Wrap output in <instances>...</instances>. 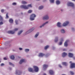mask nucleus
Wrapping results in <instances>:
<instances>
[{"mask_svg": "<svg viewBox=\"0 0 75 75\" xmlns=\"http://www.w3.org/2000/svg\"><path fill=\"white\" fill-rule=\"evenodd\" d=\"M21 8H23L24 9H28L29 7H32L31 4H29L27 5V6L25 5H22L21 6Z\"/></svg>", "mask_w": 75, "mask_h": 75, "instance_id": "nucleus-1", "label": "nucleus"}, {"mask_svg": "<svg viewBox=\"0 0 75 75\" xmlns=\"http://www.w3.org/2000/svg\"><path fill=\"white\" fill-rule=\"evenodd\" d=\"M18 30V28H16L13 30V31L9 30L8 31V34H14L15 33V32L17 31Z\"/></svg>", "mask_w": 75, "mask_h": 75, "instance_id": "nucleus-2", "label": "nucleus"}, {"mask_svg": "<svg viewBox=\"0 0 75 75\" xmlns=\"http://www.w3.org/2000/svg\"><path fill=\"white\" fill-rule=\"evenodd\" d=\"M36 17V15L35 14H33L30 16V21H33L35 20V18Z\"/></svg>", "mask_w": 75, "mask_h": 75, "instance_id": "nucleus-3", "label": "nucleus"}, {"mask_svg": "<svg viewBox=\"0 0 75 75\" xmlns=\"http://www.w3.org/2000/svg\"><path fill=\"white\" fill-rule=\"evenodd\" d=\"M42 19L43 20H48L49 19V16L48 14H46L44 16L42 17Z\"/></svg>", "mask_w": 75, "mask_h": 75, "instance_id": "nucleus-4", "label": "nucleus"}, {"mask_svg": "<svg viewBox=\"0 0 75 75\" xmlns=\"http://www.w3.org/2000/svg\"><path fill=\"white\" fill-rule=\"evenodd\" d=\"M69 21H65L62 24V26L63 27H66L69 24Z\"/></svg>", "mask_w": 75, "mask_h": 75, "instance_id": "nucleus-5", "label": "nucleus"}, {"mask_svg": "<svg viewBox=\"0 0 75 75\" xmlns=\"http://www.w3.org/2000/svg\"><path fill=\"white\" fill-rule=\"evenodd\" d=\"M67 6L74 7V4L72 2H68L67 3Z\"/></svg>", "mask_w": 75, "mask_h": 75, "instance_id": "nucleus-6", "label": "nucleus"}, {"mask_svg": "<svg viewBox=\"0 0 75 75\" xmlns=\"http://www.w3.org/2000/svg\"><path fill=\"white\" fill-rule=\"evenodd\" d=\"M49 22L47 21L45 22V23H43L40 26L39 28H42V27H44L45 25L46 24H48Z\"/></svg>", "mask_w": 75, "mask_h": 75, "instance_id": "nucleus-7", "label": "nucleus"}, {"mask_svg": "<svg viewBox=\"0 0 75 75\" xmlns=\"http://www.w3.org/2000/svg\"><path fill=\"white\" fill-rule=\"evenodd\" d=\"M22 73V72L21 71H20L18 70H16L15 72V74L17 75H20Z\"/></svg>", "mask_w": 75, "mask_h": 75, "instance_id": "nucleus-8", "label": "nucleus"}, {"mask_svg": "<svg viewBox=\"0 0 75 75\" xmlns=\"http://www.w3.org/2000/svg\"><path fill=\"white\" fill-rule=\"evenodd\" d=\"M33 68L34 69L35 72H38L39 69L38 67L36 66H33Z\"/></svg>", "mask_w": 75, "mask_h": 75, "instance_id": "nucleus-9", "label": "nucleus"}, {"mask_svg": "<svg viewBox=\"0 0 75 75\" xmlns=\"http://www.w3.org/2000/svg\"><path fill=\"white\" fill-rule=\"evenodd\" d=\"M23 62H25V60L24 59H22L20 60L19 64H22Z\"/></svg>", "mask_w": 75, "mask_h": 75, "instance_id": "nucleus-10", "label": "nucleus"}, {"mask_svg": "<svg viewBox=\"0 0 75 75\" xmlns=\"http://www.w3.org/2000/svg\"><path fill=\"white\" fill-rule=\"evenodd\" d=\"M44 55H45L43 53H40L39 54L38 57H44Z\"/></svg>", "mask_w": 75, "mask_h": 75, "instance_id": "nucleus-11", "label": "nucleus"}, {"mask_svg": "<svg viewBox=\"0 0 75 75\" xmlns=\"http://www.w3.org/2000/svg\"><path fill=\"white\" fill-rule=\"evenodd\" d=\"M57 27H62V25H61V22H58L57 23Z\"/></svg>", "mask_w": 75, "mask_h": 75, "instance_id": "nucleus-12", "label": "nucleus"}, {"mask_svg": "<svg viewBox=\"0 0 75 75\" xmlns=\"http://www.w3.org/2000/svg\"><path fill=\"white\" fill-rule=\"evenodd\" d=\"M69 42V40H67L64 43V46L66 47L68 46V42Z\"/></svg>", "mask_w": 75, "mask_h": 75, "instance_id": "nucleus-13", "label": "nucleus"}, {"mask_svg": "<svg viewBox=\"0 0 75 75\" xmlns=\"http://www.w3.org/2000/svg\"><path fill=\"white\" fill-rule=\"evenodd\" d=\"M44 6L43 5H41L38 8V9L39 10H42L43 8H44Z\"/></svg>", "mask_w": 75, "mask_h": 75, "instance_id": "nucleus-14", "label": "nucleus"}, {"mask_svg": "<svg viewBox=\"0 0 75 75\" xmlns=\"http://www.w3.org/2000/svg\"><path fill=\"white\" fill-rule=\"evenodd\" d=\"M48 67V65L46 64H44L43 65V70H46V69H47V68Z\"/></svg>", "mask_w": 75, "mask_h": 75, "instance_id": "nucleus-15", "label": "nucleus"}, {"mask_svg": "<svg viewBox=\"0 0 75 75\" xmlns=\"http://www.w3.org/2000/svg\"><path fill=\"white\" fill-rule=\"evenodd\" d=\"M49 72L50 75H53L54 74V72L52 70H50L49 71Z\"/></svg>", "mask_w": 75, "mask_h": 75, "instance_id": "nucleus-16", "label": "nucleus"}, {"mask_svg": "<svg viewBox=\"0 0 75 75\" xmlns=\"http://www.w3.org/2000/svg\"><path fill=\"white\" fill-rule=\"evenodd\" d=\"M38 35H39V33H37L35 35L34 38H37V37H38Z\"/></svg>", "mask_w": 75, "mask_h": 75, "instance_id": "nucleus-17", "label": "nucleus"}, {"mask_svg": "<svg viewBox=\"0 0 75 75\" xmlns=\"http://www.w3.org/2000/svg\"><path fill=\"white\" fill-rule=\"evenodd\" d=\"M74 56V54L73 53H69V57L70 58H71L72 57Z\"/></svg>", "mask_w": 75, "mask_h": 75, "instance_id": "nucleus-18", "label": "nucleus"}, {"mask_svg": "<svg viewBox=\"0 0 75 75\" xmlns=\"http://www.w3.org/2000/svg\"><path fill=\"white\" fill-rule=\"evenodd\" d=\"M75 63H72L71 64V66L70 67V68H75Z\"/></svg>", "mask_w": 75, "mask_h": 75, "instance_id": "nucleus-19", "label": "nucleus"}, {"mask_svg": "<svg viewBox=\"0 0 75 75\" xmlns=\"http://www.w3.org/2000/svg\"><path fill=\"white\" fill-rule=\"evenodd\" d=\"M59 38V37L58 36H56L55 37V39H54V42H58V41Z\"/></svg>", "mask_w": 75, "mask_h": 75, "instance_id": "nucleus-20", "label": "nucleus"}, {"mask_svg": "<svg viewBox=\"0 0 75 75\" xmlns=\"http://www.w3.org/2000/svg\"><path fill=\"white\" fill-rule=\"evenodd\" d=\"M67 55V53L65 52H64L62 54V57H65Z\"/></svg>", "mask_w": 75, "mask_h": 75, "instance_id": "nucleus-21", "label": "nucleus"}, {"mask_svg": "<svg viewBox=\"0 0 75 75\" xmlns=\"http://www.w3.org/2000/svg\"><path fill=\"white\" fill-rule=\"evenodd\" d=\"M32 32V31H31V30L30 29H29V30H28L26 32V34H29V33H30Z\"/></svg>", "mask_w": 75, "mask_h": 75, "instance_id": "nucleus-22", "label": "nucleus"}, {"mask_svg": "<svg viewBox=\"0 0 75 75\" xmlns=\"http://www.w3.org/2000/svg\"><path fill=\"white\" fill-rule=\"evenodd\" d=\"M24 51L25 52L27 53L30 51V49H25L24 50Z\"/></svg>", "mask_w": 75, "mask_h": 75, "instance_id": "nucleus-23", "label": "nucleus"}, {"mask_svg": "<svg viewBox=\"0 0 75 75\" xmlns=\"http://www.w3.org/2000/svg\"><path fill=\"white\" fill-rule=\"evenodd\" d=\"M10 58L11 59H12V60H14V59L15 57L13 55H12L10 56Z\"/></svg>", "mask_w": 75, "mask_h": 75, "instance_id": "nucleus-24", "label": "nucleus"}, {"mask_svg": "<svg viewBox=\"0 0 75 75\" xmlns=\"http://www.w3.org/2000/svg\"><path fill=\"white\" fill-rule=\"evenodd\" d=\"M21 3L22 4H27V2L24 1H21Z\"/></svg>", "mask_w": 75, "mask_h": 75, "instance_id": "nucleus-25", "label": "nucleus"}, {"mask_svg": "<svg viewBox=\"0 0 75 75\" xmlns=\"http://www.w3.org/2000/svg\"><path fill=\"white\" fill-rule=\"evenodd\" d=\"M23 31V30H21L19 31L18 33V35H20L21 33H22V32Z\"/></svg>", "mask_w": 75, "mask_h": 75, "instance_id": "nucleus-26", "label": "nucleus"}, {"mask_svg": "<svg viewBox=\"0 0 75 75\" xmlns=\"http://www.w3.org/2000/svg\"><path fill=\"white\" fill-rule=\"evenodd\" d=\"M9 21L10 23H13V20L11 18H10L9 20Z\"/></svg>", "mask_w": 75, "mask_h": 75, "instance_id": "nucleus-27", "label": "nucleus"}, {"mask_svg": "<svg viewBox=\"0 0 75 75\" xmlns=\"http://www.w3.org/2000/svg\"><path fill=\"white\" fill-rule=\"evenodd\" d=\"M62 64L63 65H65V66H67L68 65V64L66 62H63Z\"/></svg>", "mask_w": 75, "mask_h": 75, "instance_id": "nucleus-28", "label": "nucleus"}, {"mask_svg": "<svg viewBox=\"0 0 75 75\" xmlns=\"http://www.w3.org/2000/svg\"><path fill=\"white\" fill-rule=\"evenodd\" d=\"M49 47H50L49 45H46L44 47L45 49V50H47L48 48H49Z\"/></svg>", "mask_w": 75, "mask_h": 75, "instance_id": "nucleus-29", "label": "nucleus"}, {"mask_svg": "<svg viewBox=\"0 0 75 75\" xmlns=\"http://www.w3.org/2000/svg\"><path fill=\"white\" fill-rule=\"evenodd\" d=\"M28 71L29 72H33V69L31 68H28Z\"/></svg>", "mask_w": 75, "mask_h": 75, "instance_id": "nucleus-30", "label": "nucleus"}, {"mask_svg": "<svg viewBox=\"0 0 75 75\" xmlns=\"http://www.w3.org/2000/svg\"><path fill=\"white\" fill-rule=\"evenodd\" d=\"M61 32L62 33H65V31L64 29H62L61 30Z\"/></svg>", "mask_w": 75, "mask_h": 75, "instance_id": "nucleus-31", "label": "nucleus"}, {"mask_svg": "<svg viewBox=\"0 0 75 75\" xmlns=\"http://www.w3.org/2000/svg\"><path fill=\"white\" fill-rule=\"evenodd\" d=\"M56 4L57 5H58L60 4V2L59 1L57 0L56 2Z\"/></svg>", "mask_w": 75, "mask_h": 75, "instance_id": "nucleus-32", "label": "nucleus"}, {"mask_svg": "<svg viewBox=\"0 0 75 75\" xmlns=\"http://www.w3.org/2000/svg\"><path fill=\"white\" fill-rule=\"evenodd\" d=\"M9 64L10 65H11L12 66V67H14V65L13 64L10 62H9Z\"/></svg>", "mask_w": 75, "mask_h": 75, "instance_id": "nucleus-33", "label": "nucleus"}, {"mask_svg": "<svg viewBox=\"0 0 75 75\" xmlns=\"http://www.w3.org/2000/svg\"><path fill=\"white\" fill-rule=\"evenodd\" d=\"M50 3H54V0H49Z\"/></svg>", "mask_w": 75, "mask_h": 75, "instance_id": "nucleus-34", "label": "nucleus"}, {"mask_svg": "<svg viewBox=\"0 0 75 75\" xmlns=\"http://www.w3.org/2000/svg\"><path fill=\"white\" fill-rule=\"evenodd\" d=\"M33 11L31 10H30L28 11V13H32V12Z\"/></svg>", "mask_w": 75, "mask_h": 75, "instance_id": "nucleus-35", "label": "nucleus"}, {"mask_svg": "<svg viewBox=\"0 0 75 75\" xmlns=\"http://www.w3.org/2000/svg\"><path fill=\"white\" fill-rule=\"evenodd\" d=\"M30 30H31V31H32H32H33L34 30H35V28H32L30 29Z\"/></svg>", "mask_w": 75, "mask_h": 75, "instance_id": "nucleus-36", "label": "nucleus"}, {"mask_svg": "<svg viewBox=\"0 0 75 75\" xmlns=\"http://www.w3.org/2000/svg\"><path fill=\"white\" fill-rule=\"evenodd\" d=\"M70 72L71 75H74V72H73L72 71H70Z\"/></svg>", "mask_w": 75, "mask_h": 75, "instance_id": "nucleus-37", "label": "nucleus"}, {"mask_svg": "<svg viewBox=\"0 0 75 75\" xmlns=\"http://www.w3.org/2000/svg\"><path fill=\"white\" fill-rule=\"evenodd\" d=\"M15 23H16V25H17L18 24V20H16V21H15Z\"/></svg>", "mask_w": 75, "mask_h": 75, "instance_id": "nucleus-38", "label": "nucleus"}, {"mask_svg": "<svg viewBox=\"0 0 75 75\" xmlns=\"http://www.w3.org/2000/svg\"><path fill=\"white\" fill-rule=\"evenodd\" d=\"M6 18H8V13H6Z\"/></svg>", "mask_w": 75, "mask_h": 75, "instance_id": "nucleus-39", "label": "nucleus"}, {"mask_svg": "<svg viewBox=\"0 0 75 75\" xmlns=\"http://www.w3.org/2000/svg\"><path fill=\"white\" fill-rule=\"evenodd\" d=\"M62 42H60L59 43V45H62Z\"/></svg>", "mask_w": 75, "mask_h": 75, "instance_id": "nucleus-40", "label": "nucleus"}, {"mask_svg": "<svg viewBox=\"0 0 75 75\" xmlns=\"http://www.w3.org/2000/svg\"><path fill=\"white\" fill-rule=\"evenodd\" d=\"M19 50L20 51H21L22 50H23V48L21 47H19Z\"/></svg>", "mask_w": 75, "mask_h": 75, "instance_id": "nucleus-41", "label": "nucleus"}, {"mask_svg": "<svg viewBox=\"0 0 75 75\" xmlns=\"http://www.w3.org/2000/svg\"><path fill=\"white\" fill-rule=\"evenodd\" d=\"M0 65L1 67H3L4 65V63H2Z\"/></svg>", "mask_w": 75, "mask_h": 75, "instance_id": "nucleus-42", "label": "nucleus"}, {"mask_svg": "<svg viewBox=\"0 0 75 75\" xmlns=\"http://www.w3.org/2000/svg\"><path fill=\"white\" fill-rule=\"evenodd\" d=\"M0 19L1 21H2V20H3V18H2L1 16H0Z\"/></svg>", "mask_w": 75, "mask_h": 75, "instance_id": "nucleus-43", "label": "nucleus"}, {"mask_svg": "<svg viewBox=\"0 0 75 75\" xmlns=\"http://www.w3.org/2000/svg\"><path fill=\"white\" fill-rule=\"evenodd\" d=\"M3 24V22H0V25H2V24Z\"/></svg>", "mask_w": 75, "mask_h": 75, "instance_id": "nucleus-44", "label": "nucleus"}, {"mask_svg": "<svg viewBox=\"0 0 75 75\" xmlns=\"http://www.w3.org/2000/svg\"><path fill=\"white\" fill-rule=\"evenodd\" d=\"M61 42H62L64 41V39H61L60 40Z\"/></svg>", "mask_w": 75, "mask_h": 75, "instance_id": "nucleus-45", "label": "nucleus"}, {"mask_svg": "<svg viewBox=\"0 0 75 75\" xmlns=\"http://www.w3.org/2000/svg\"><path fill=\"white\" fill-rule=\"evenodd\" d=\"M4 9H2L1 11V13H3V12H4Z\"/></svg>", "mask_w": 75, "mask_h": 75, "instance_id": "nucleus-46", "label": "nucleus"}, {"mask_svg": "<svg viewBox=\"0 0 75 75\" xmlns=\"http://www.w3.org/2000/svg\"><path fill=\"white\" fill-rule=\"evenodd\" d=\"M63 51H67V49H63Z\"/></svg>", "mask_w": 75, "mask_h": 75, "instance_id": "nucleus-47", "label": "nucleus"}, {"mask_svg": "<svg viewBox=\"0 0 75 75\" xmlns=\"http://www.w3.org/2000/svg\"><path fill=\"white\" fill-rule=\"evenodd\" d=\"M13 5H16V3H13L12 4Z\"/></svg>", "mask_w": 75, "mask_h": 75, "instance_id": "nucleus-48", "label": "nucleus"}, {"mask_svg": "<svg viewBox=\"0 0 75 75\" xmlns=\"http://www.w3.org/2000/svg\"><path fill=\"white\" fill-rule=\"evenodd\" d=\"M59 67H60V68H62V66H61V65L60 64H59Z\"/></svg>", "mask_w": 75, "mask_h": 75, "instance_id": "nucleus-49", "label": "nucleus"}, {"mask_svg": "<svg viewBox=\"0 0 75 75\" xmlns=\"http://www.w3.org/2000/svg\"><path fill=\"white\" fill-rule=\"evenodd\" d=\"M4 60H7V58L6 57H4Z\"/></svg>", "mask_w": 75, "mask_h": 75, "instance_id": "nucleus-50", "label": "nucleus"}, {"mask_svg": "<svg viewBox=\"0 0 75 75\" xmlns=\"http://www.w3.org/2000/svg\"><path fill=\"white\" fill-rule=\"evenodd\" d=\"M49 55V54H47L46 56V57H48V56Z\"/></svg>", "mask_w": 75, "mask_h": 75, "instance_id": "nucleus-51", "label": "nucleus"}, {"mask_svg": "<svg viewBox=\"0 0 75 75\" xmlns=\"http://www.w3.org/2000/svg\"><path fill=\"white\" fill-rule=\"evenodd\" d=\"M5 44V45H8V44H7V43H6Z\"/></svg>", "mask_w": 75, "mask_h": 75, "instance_id": "nucleus-52", "label": "nucleus"}, {"mask_svg": "<svg viewBox=\"0 0 75 75\" xmlns=\"http://www.w3.org/2000/svg\"><path fill=\"white\" fill-rule=\"evenodd\" d=\"M9 69H10V70H11L12 69L11 67H9Z\"/></svg>", "mask_w": 75, "mask_h": 75, "instance_id": "nucleus-53", "label": "nucleus"}, {"mask_svg": "<svg viewBox=\"0 0 75 75\" xmlns=\"http://www.w3.org/2000/svg\"><path fill=\"white\" fill-rule=\"evenodd\" d=\"M47 0H43V1L45 2V1H47Z\"/></svg>", "mask_w": 75, "mask_h": 75, "instance_id": "nucleus-54", "label": "nucleus"}, {"mask_svg": "<svg viewBox=\"0 0 75 75\" xmlns=\"http://www.w3.org/2000/svg\"><path fill=\"white\" fill-rule=\"evenodd\" d=\"M69 63H70V64L72 63V62H69Z\"/></svg>", "mask_w": 75, "mask_h": 75, "instance_id": "nucleus-55", "label": "nucleus"}, {"mask_svg": "<svg viewBox=\"0 0 75 75\" xmlns=\"http://www.w3.org/2000/svg\"><path fill=\"white\" fill-rule=\"evenodd\" d=\"M73 59H75V57H73Z\"/></svg>", "mask_w": 75, "mask_h": 75, "instance_id": "nucleus-56", "label": "nucleus"}, {"mask_svg": "<svg viewBox=\"0 0 75 75\" xmlns=\"http://www.w3.org/2000/svg\"><path fill=\"white\" fill-rule=\"evenodd\" d=\"M61 10L62 11H63V10L62 9H61Z\"/></svg>", "mask_w": 75, "mask_h": 75, "instance_id": "nucleus-57", "label": "nucleus"}, {"mask_svg": "<svg viewBox=\"0 0 75 75\" xmlns=\"http://www.w3.org/2000/svg\"><path fill=\"white\" fill-rule=\"evenodd\" d=\"M72 1H75V0H71Z\"/></svg>", "mask_w": 75, "mask_h": 75, "instance_id": "nucleus-58", "label": "nucleus"}, {"mask_svg": "<svg viewBox=\"0 0 75 75\" xmlns=\"http://www.w3.org/2000/svg\"><path fill=\"white\" fill-rule=\"evenodd\" d=\"M55 34V32H54V33H53L54 34Z\"/></svg>", "mask_w": 75, "mask_h": 75, "instance_id": "nucleus-59", "label": "nucleus"}, {"mask_svg": "<svg viewBox=\"0 0 75 75\" xmlns=\"http://www.w3.org/2000/svg\"><path fill=\"white\" fill-rule=\"evenodd\" d=\"M62 75H66L65 74H62Z\"/></svg>", "mask_w": 75, "mask_h": 75, "instance_id": "nucleus-60", "label": "nucleus"}, {"mask_svg": "<svg viewBox=\"0 0 75 75\" xmlns=\"http://www.w3.org/2000/svg\"><path fill=\"white\" fill-rule=\"evenodd\" d=\"M38 0V1H40V0Z\"/></svg>", "mask_w": 75, "mask_h": 75, "instance_id": "nucleus-61", "label": "nucleus"}, {"mask_svg": "<svg viewBox=\"0 0 75 75\" xmlns=\"http://www.w3.org/2000/svg\"><path fill=\"white\" fill-rule=\"evenodd\" d=\"M0 62H1V61H0Z\"/></svg>", "mask_w": 75, "mask_h": 75, "instance_id": "nucleus-62", "label": "nucleus"}]
</instances>
